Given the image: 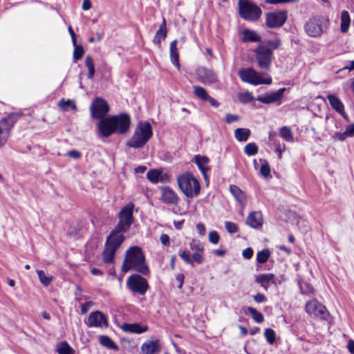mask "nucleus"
Returning a JSON list of instances; mask_svg holds the SVG:
<instances>
[{
	"label": "nucleus",
	"instance_id": "37998d69",
	"mask_svg": "<svg viewBox=\"0 0 354 354\" xmlns=\"http://www.w3.org/2000/svg\"><path fill=\"white\" fill-rule=\"evenodd\" d=\"M264 335L270 344H272L275 342L276 334L274 330L271 328H266L264 332Z\"/></svg>",
	"mask_w": 354,
	"mask_h": 354
},
{
	"label": "nucleus",
	"instance_id": "cd10ccee",
	"mask_svg": "<svg viewBox=\"0 0 354 354\" xmlns=\"http://www.w3.org/2000/svg\"><path fill=\"white\" fill-rule=\"evenodd\" d=\"M170 59L171 62L175 65L178 69L180 68L179 64V57L178 53L177 52V41L176 40L173 41L170 44Z\"/></svg>",
	"mask_w": 354,
	"mask_h": 354
},
{
	"label": "nucleus",
	"instance_id": "f03ea898",
	"mask_svg": "<svg viewBox=\"0 0 354 354\" xmlns=\"http://www.w3.org/2000/svg\"><path fill=\"white\" fill-rule=\"evenodd\" d=\"M132 269L144 275L149 273V268L145 262V255L140 248L138 246L131 247L125 254L121 270L127 272Z\"/></svg>",
	"mask_w": 354,
	"mask_h": 354
},
{
	"label": "nucleus",
	"instance_id": "a18cd8bd",
	"mask_svg": "<svg viewBox=\"0 0 354 354\" xmlns=\"http://www.w3.org/2000/svg\"><path fill=\"white\" fill-rule=\"evenodd\" d=\"M260 174L264 178H267L270 175V168L267 161L263 160L260 168Z\"/></svg>",
	"mask_w": 354,
	"mask_h": 354
},
{
	"label": "nucleus",
	"instance_id": "393cba45",
	"mask_svg": "<svg viewBox=\"0 0 354 354\" xmlns=\"http://www.w3.org/2000/svg\"><path fill=\"white\" fill-rule=\"evenodd\" d=\"M167 32L166 21L165 19H163L162 23L160 24L153 37V43L160 45L161 41L166 38Z\"/></svg>",
	"mask_w": 354,
	"mask_h": 354
},
{
	"label": "nucleus",
	"instance_id": "774afa93",
	"mask_svg": "<svg viewBox=\"0 0 354 354\" xmlns=\"http://www.w3.org/2000/svg\"><path fill=\"white\" fill-rule=\"evenodd\" d=\"M91 8V3L90 0H84L82 3V9L84 10H88Z\"/></svg>",
	"mask_w": 354,
	"mask_h": 354
},
{
	"label": "nucleus",
	"instance_id": "c9c22d12",
	"mask_svg": "<svg viewBox=\"0 0 354 354\" xmlns=\"http://www.w3.org/2000/svg\"><path fill=\"white\" fill-rule=\"evenodd\" d=\"M270 257V252L268 249H264L257 254V261L259 263H266Z\"/></svg>",
	"mask_w": 354,
	"mask_h": 354
},
{
	"label": "nucleus",
	"instance_id": "49530a36",
	"mask_svg": "<svg viewBox=\"0 0 354 354\" xmlns=\"http://www.w3.org/2000/svg\"><path fill=\"white\" fill-rule=\"evenodd\" d=\"M84 53V48L81 45H75L74 46L73 59L75 61L79 60L82 58Z\"/></svg>",
	"mask_w": 354,
	"mask_h": 354
},
{
	"label": "nucleus",
	"instance_id": "5701e85b",
	"mask_svg": "<svg viewBox=\"0 0 354 354\" xmlns=\"http://www.w3.org/2000/svg\"><path fill=\"white\" fill-rule=\"evenodd\" d=\"M273 274H261L255 276V282L258 283L266 290H268L270 283H274Z\"/></svg>",
	"mask_w": 354,
	"mask_h": 354
},
{
	"label": "nucleus",
	"instance_id": "4468645a",
	"mask_svg": "<svg viewBox=\"0 0 354 354\" xmlns=\"http://www.w3.org/2000/svg\"><path fill=\"white\" fill-rule=\"evenodd\" d=\"M197 80L203 84H214L218 80L216 75L212 70L203 66L198 67L196 71Z\"/></svg>",
	"mask_w": 354,
	"mask_h": 354
},
{
	"label": "nucleus",
	"instance_id": "052dcab7",
	"mask_svg": "<svg viewBox=\"0 0 354 354\" xmlns=\"http://www.w3.org/2000/svg\"><path fill=\"white\" fill-rule=\"evenodd\" d=\"M160 239L161 243H162V245H164L167 246V245H169V243H170V239H169V236L168 235H167V234H162V235L160 236Z\"/></svg>",
	"mask_w": 354,
	"mask_h": 354
},
{
	"label": "nucleus",
	"instance_id": "6e6552de",
	"mask_svg": "<svg viewBox=\"0 0 354 354\" xmlns=\"http://www.w3.org/2000/svg\"><path fill=\"white\" fill-rule=\"evenodd\" d=\"M306 313L312 317H316L321 320L328 321L330 315L326 306L317 299H311L305 305Z\"/></svg>",
	"mask_w": 354,
	"mask_h": 354
},
{
	"label": "nucleus",
	"instance_id": "473e14b6",
	"mask_svg": "<svg viewBox=\"0 0 354 354\" xmlns=\"http://www.w3.org/2000/svg\"><path fill=\"white\" fill-rule=\"evenodd\" d=\"M58 104L59 106L64 111H68L69 109L74 111L77 109L75 102L73 100H65L64 99H62L59 102Z\"/></svg>",
	"mask_w": 354,
	"mask_h": 354
},
{
	"label": "nucleus",
	"instance_id": "9d476101",
	"mask_svg": "<svg viewBox=\"0 0 354 354\" xmlns=\"http://www.w3.org/2000/svg\"><path fill=\"white\" fill-rule=\"evenodd\" d=\"M255 57L260 68L268 70L272 59V51L268 47L260 44L255 50Z\"/></svg>",
	"mask_w": 354,
	"mask_h": 354
},
{
	"label": "nucleus",
	"instance_id": "4c0bfd02",
	"mask_svg": "<svg viewBox=\"0 0 354 354\" xmlns=\"http://www.w3.org/2000/svg\"><path fill=\"white\" fill-rule=\"evenodd\" d=\"M248 311L251 315L252 319L257 323H261L264 320L263 315L261 313H259L253 307H248Z\"/></svg>",
	"mask_w": 354,
	"mask_h": 354
},
{
	"label": "nucleus",
	"instance_id": "de8ad7c7",
	"mask_svg": "<svg viewBox=\"0 0 354 354\" xmlns=\"http://www.w3.org/2000/svg\"><path fill=\"white\" fill-rule=\"evenodd\" d=\"M180 257L186 263L192 266H194V263L192 259L190 258V254L188 251L186 250H180L178 253Z\"/></svg>",
	"mask_w": 354,
	"mask_h": 354
},
{
	"label": "nucleus",
	"instance_id": "864d4df0",
	"mask_svg": "<svg viewBox=\"0 0 354 354\" xmlns=\"http://www.w3.org/2000/svg\"><path fill=\"white\" fill-rule=\"evenodd\" d=\"M94 305V302L89 301L81 305V312L82 314H86L90 308Z\"/></svg>",
	"mask_w": 354,
	"mask_h": 354
},
{
	"label": "nucleus",
	"instance_id": "6ab92c4d",
	"mask_svg": "<svg viewBox=\"0 0 354 354\" xmlns=\"http://www.w3.org/2000/svg\"><path fill=\"white\" fill-rule=\"evenodd\" d=\"M140 350L143 354H158L160 345L158 340H148L142 344Z\"/></svg>",
	"mask_w": 354,
	"mask_h": 354
},
{
	"label": "nucleus",
	"instance_id": "0eeeda50",
	"mask_svg": "<svg viewBox=\"0 0 354 354\" xmlns=\"http://www.w3.org/2000/svg\"><path fill=\"white\" fill-rule=\"evenodd\" d=\"M239 76L243 82L253 84H270L272 83V78L266 75V77L263 75L256 71L252 68H243L239 71Z\"/></svg>",
	"mask_w": 354,
	"mask_h": 354
},
{
	"label": "nucleus",
	"instance_id": "338daca9",
	"mask_svg": "<svg viewBox=\"0 0 354 354\" xmlns=\"http://www.w3.org/2000/svg\"><path fill=\"white\" fill-rule=\"evenodd\" d=\"M347 348L351 353L354 354V341L353 339L348 340Z\"/></svg>",
	"mask_w": 354,
	"mask_h": 354
},
{
	"label": "nucleus",
	"instance_id": "1a4fd4ad",
	"mask_svg": "<svg viewBox=\"0 0 354 354\" xmlns=\"http://www.w3.org/2000/svg\"><path fill=\"white\" fill-rule=\"evenodd\" d=\"M324 28H326V22L322 17L310 18L304 25L306 34L313 37L321 36Z\"/></svg>",
	"mask_w": 354,
	"mask_h": 354
},
{
	"label": "nucleus",
	"instance_id": "4be33fe9",
	"mask_svg": "<svg viewBox=\"0 0 354 354\" xmlns=\"http://www.w3.org/2000/svg\"><path fill=\"white\" fill-rule=\"evenodd\" d=\"M161 198L167 204H176L178 202V196L169 187H165L161 189Z\"/></svg>",
	"mask_w": 354,
	"mask_h": 354
},
{
	"label": "nucleus",
	"instance_id": "aec40b11",
	"mask_svg": "<svg viewBox=\"0 0 354 354\" xmlns=\"http://www.w3.org/2000/svg\"><path fill=\"white\" fill-rule=\"evenodd\" d=\"M193 161L197 165L198 169L202 172L205 180H207V171L209 170V168L206 165L209 161V158L205 156L196 155L194 157Z\"/></svg>",
	"mask_w": 354,
	"mask_h": 354
},
{
	"label": "nucleus",
	"instance_id": "5fc2aeb1",
	"mask_svg": "<svg viewBox=\"0 0 354 354\" xmlns=\"http://www.w3.org/2000/svg\"><path fill=\"white\" fill-rule=\"evenodd\" d=\"M201 252H194L192 254L193 262L195 261L198 264H201L203 261V257L200 253Z\"/></svg>",
	"mask_w": 354,
	"mask_h": 354
},
{
	"label": "nucleus",
	"instance_id": "3c124183",
	"mask_svg": "<svg viewBox=\"0 0 354 354\" xmlns=\"http://www.w3.org/2000/svg\"><path fill=\"white\" fill-rule=\"evenodd\" d=\"M225 229L226 230L229 232V233H235L236 232H238V227L237 225L232 223V222H230V221H226L225 223Z\"/></svg>",
	"mask_w": 354,
	"mask_h": 354
},
{
	"label": "nucleus",
	"instance_id": "f3484780",
	"mask_svg": "<svg viewBox=\"0 0 354 354\" xmlns=\"http://www.w3.org/2000/svg\"><path fill=\"white\" fill-rule=\"evenodd\" d=\"M286 90V88H279L275 92L271 93H267L265 95H259L257 98L259 102L263 104H271L281 100L283 96L284 92Z\"/></svg>",
	"mask_w": 354,
	"mask_h": 354
},
{
	"label": "nucleus",
	"instance_id": "a878e982",
	"mask_svg": "<svg viewBox=\"0 0 354 354\" xmlns=\"http://www.w3.org/2000/svg\"><path fill=\"white\" fill-rule=\"evenodd\" d=\"M354 136V124H351L348 125L346 127L345 131L343 133H335L333 138L334 140H338L340 141H344L347 138L353 137Z\"/></svg>",
	"mask_w": 354,
	"mask_h": 354
},
{
	"label": "nucleus",
	"instance_id": "69168bd1",
	"mask_svg": "<svg viewBox=\"0 0 354 354\" xmlns=\"http://www.w3.org/2000/svg\"><path fill=\"white\" fill-rule=\"evenodd\" d=\"M176 279L179 282L178 288H181L184 281V275L183 274H178L176 275Z\"/></svg>",
	"mask_w": 354,
	"mask_h": 354
},
{
	"label": "nucleus",
	"instance_id": "ddd939ff",
	"mask_svg": "<svg viewBox=\"0 0 354 354\" xmlns=\"http://www.w3.org/2000/svg\"><path fill=\"white\" fill-rule=\"evenodd\" d=\"M127 285L133 292L140 295H145L149 288L147 281L138 274L130 276Z\"/></svg>",
	"mask_w": 354,
	"mask_h": 354
},
{
	"label": "nucleus",
	"instance_id": "e433bc0d",
	"mask_svg": "<svg viewBox=\"0 0 354 354\" xmlns=\"http://www.w3.org/2000/svg\"><path fill=\"white\" fill-rule=\"evenodd\" d=\"M57 351L59 354H74V350L66 342H62L57 347Z\"/></svg>",
	"mask_w": 354,
	"mask_h": 354
},
{
	"label": "nucleus",
	"instance_id": "2f4dec72",
	"mask_svg": "<svg viewBox=\"0 0 354 354\" xmlns=\"http://www.w3.org/2000/svg\"><path fill=\"white\" fill-rule=\"evenodd\" d=\"M243 36V41H259L261 40V37L256 32L250 30H244Z\"/></svg>",
	"mask_w": 354,
	"mask_h": 354
},
{
	"label": "nucleus",
	"instance_id": "09e8293b",
	"mask_svg": "<svg viewBox=\"0 0 354 354\" xmlns=\"http://www.w3.org/2000/svg\"><path fill=\"white\" fill-rule=\"evenodd\" d=\"M239 100L242 103H248L254 100L253 96L250 93H243L239 94Z\"/></svg>",
	"mask_w": 354,
	"mask_h": 354
},
{
	"label": "nucleus",
	"instance_id": "a19ab883",
	"mask_svg": "<svg viewBox=\"0 0 354 354\" xmlns=\"http://www.w3.org/2000/svg\"><path fill=\"white\" fill-rule=\"evenodd\" d=\"M244 152L249 156H254L258 152V146L253 142L248 143L244 147Z\"/></svg>",
	"mask_w": 354,
	"mask_h": 354
},
{
	"label": "nucleus",
	"instance_id": "bb28decb",
	"mask_svg": "<svg viewBox=\"0 0 354 354\" xmlns=\"http://www.w3.org/2000/svg\"><path fill=\"white\" fill-rule=\"evenodd\" d=\"M327 99L331 107L337 113L342 112L344 106L339 98L335 95L330 94L327 95Z\"/></svg>",
	"mask_w": 354,
	"mask_h": 354
},
{
	"label": "nucleus",
	"instance_id": "bf43d9fd",
	"mask_svg": "<svg viewBox=\"0 0 354 354\" xmlns=\"http://www.w3.org/2000/svg\"><path fill=\"white\" fill-rule=\"evenodd\" d=\"M296 0H266V3L270 4L285 3L289 2H294Z\"/></svg>",
	"mask_w": 354,
	"mask_h": 354
},
{
	"label": "nucleus",
	"instance_id": "f257e3e1",
	"mask_svg": "<svg viewBox=\"0 0 354 354\" xmlns=\"http://www.w3.org/2000/svg\"><path fill=\"white\" fill-rule=\"evenodd\" d=\"M90 110L91 117L100 120L97 129L102 136L108 138L113 133L124 134L129 131L131 120L127 114L105 117L109 111V106L103 98H95Z\"/></svg>",
	"mask_w": 354,
	"mask_h": 354
},
{
	"label": "nucleus",
	"instance_id": "c756f323",
	"mask_svg": "<svg viewBox=\"0 0 354 354\" xmlns=\"http://www.w3.org/2000/svg\"><path fill=\"white\" fill-rule=\"evenodd\" d=\"M147 178L149 181L156 183L163 180V174L158 170L153 169L147 173Z\"/></svg>",
	"mask_w": 354,
	"mask_h": 354
},
{
	"label": "nucleus",
	"instance_id": "c85d7f7f",
	"mask_svg": "<svg viewBox=\"0 0 354 354\" xmlns=\"http://www.w3.org/2000/svg\"><path fill=\"white\" fill-rule=\"evenodd\" d=\"M351 23L349 13L346 10H343L341 14L340 29L342 32H346L348 30Z\"/></svg>",
	"mask_w": 354,
	"mask_h": 354
},
{
	"label": "nucleus",
	"instance_id": "c03bdc74",
	"mask_svg": "<svg viewBox=\"0 0 354 354\" xmlns=\"http://www.w3.org/2000/svg\"><path fill=\"white\" fill-rule=\"evenodd\" d=\"M280 136L286 141H291L292 140L291 131L287 127H283L281 129Z\"/></svg>",
	"mask_w": 354,
	"mask_h": 354
},
{
	"label": "nucleus",
	"instance_id": "ea45409f",
	"mask_svg": "<svg viewBox=\"0 0 354 354\" xmlns=\"http://www.w3.org/2000/svg\"><path fill=\"white\" fill-rule=\"evenodd\" d=\"M38 278L39 279V281L44 285V286H48L51 281H53V277L52 276H46L45 272L42 270H37V271Z\"/></svg>",
	"mask_w": 354,
	"mask_h": 354
},
{
	"label": "nucleus",
	"instance_id": "13d9d810",
	"mask_svg": "<svg viewBox=\"0 0 354 354\" xmlns=\"http://www.w3.org/2000/svg\"><path fill=\"white\" fill-rule=\"evenodd\" d=\"M253 254V250L250 248H248L243 251V257L246 259H250Z\"/></svg>",
	"mask_w": 354,
	"mask_h": 354
},
{
	"label": "nucleus",
	"instance_id": "6e6d98bb",
	"mask_svg": "<svg viewBox=\"0 0 354 354\" xmlns=\"http://www.w3.org/2000/svg\"><path fill=\"white\" fill-rule=\"evenodd\" d=\"M239 118L237 115L228 113L225 115V122L227 124H230L234 122H236L239 120Z\"/></svg>",
	"mask_w": 354,
	"mask_h": 354
},
{
	"label": "nucleus",
	"instance_id": "58836bf2",
	"mask_svg": "<svg viewBox=\"0 0 354 354\" xmlns=\"http://www.w3.org/2000/svg\"><path fill=\"white\" fill-rule=\"evenodd\" d=\"M193 88L194 93L198 98L205 100L209 96L204 88L199 86H194Z\"/></svg>",
	"mask_w": 354,
	"mask_h": 354
},
{
	"label": "nucleus",
	"instance_id": "f8f14e48",
	"mask_svg": "<svg viewBox=\"0 0 354 354\" xmlns=\"http://www.w3.org/2000/svg\"><path fill=\"white\" fill-rule=\"evenodd\" d=\"M288 19L286 10H275L266 15V25L270 28L281 27Z\"/></svg>",
	"mask_w": 354,
	"mask_h": 354
},
{
	"label": "nucleus",
	"instance_id": "412c9836",
	"mask_svg": "<svg viewBox=\"0 0 354 354\" xmlns=\"http://www.w3.org/2000/svg\"><path fill=\"white\" fill-rule=\"evenodd\" d=\"M120 328L125 333L140 334L148 330L147 326H142L140 324H123Z\"/></svg>",
	"mask_w": 354,
	"mask_h": 354
},
{
	"label": "nucleus",
	"instance_id": "4d7b16f0",
	"mask_svg": "<svg viewBox=\"0 0 354 354\" xmlns=\"http://www.w3.org/2000/svg\"><path fill=\"white\" fill-rule=\"evenodd\" d=\"M254 300L257 303H263L266 301V298L263 294L258 293L253 296Z\"/></svg>",
	"mask_w": 354,
	"mask_h": 354
},
{
	"label": "nucleus",
	"instance_id": "0e129e2a",
	"mask_svg": "<svg viewBox=\"0 0 354 354\" xmlns=\"http://www.w3.org/2000/svg\"><path fill=\"white\" fill-rule=\"evenodd\" d=\"M196 229L199 233L200 235L203 236L205 234V227L203 223H198L196 225Z\"/></svg>",
	"mask_w": 354,
	"mask_h": 354
},
{
	"label": "nucleus",
	"instance_id": "f704fd0d",
	"mask_svg": "<svg viewBox=\"0 0 354 354\" xmlns=\"http://www.w3.org/2000/svg\"><path fill=\"white\" fill-rule=\"evenodd\" d=\"M100 343L108 348H113L115 350L118 349V346L114 343V342L108 336L102 335L100 337Z\"/></svg>",
	"mask_w": 354,
	"mask_h": 354
},
{
	"label": "nucleus",
	"instance_id": "603ef678",
	"mask_svg": "<svg viewBox=\"0 0 354 354\" xmlns=\"http://www.w3.org/2000/svg\"><path fill=\"white\" fill-rule=\"evenodd\" d=\"M267 44L272 47L273 49H278L281 46V41L279 39H270L267 41Z\"/></svg>",
	"mask_w": 354,
	"mask_h": 354
},
{
	"label": "nucleus",
	"instance_id": "9b49d317",
	"mask_svg": "<svg viewBox=\"0 0 354 354\" xmlns=\"http://www.w3.org/2000/svg\"><path fill=\"white\" fill-rule=\"evenodd\" d=\"M239 13L242 18L248 20H257L260 17L261 9L247 0H239Z\"/></svg>",
	"mask_w": 354,
	"mask_h": 354
},
{
	"label": "nucleus",
	"instance_id": "79ce46f5",
	"mask_svg": "<svg viewBox=\"0 0 354 354\" xmlns=\"http://www.w3.org/2000/svg\"><path fill=\"white\" fill-rule=\"evenodd\" d=\"M191 250L194 252H203L204 248L203 243L197 239H192L189 244Z\"/></svg>",
	"mask_w": 354,
	"mask_h": 354
},
{
	"label": "nucleus",
	"instance_id": "7c9ffc66",
	"mask_svg": "<svg viewBox=\"0 0 354 354\" xmlns=\"http://www.w3.org/2000/svg\"><path fill=\"white\" fill-rule=\"evenodd\" d=\"M250 134V131L248 129L238 128L234 131V136L240 142L246 141Z\"/></svg>",
	"mask_w": 354,
	"mask_h": 354
},
{
	"label": "nucleus",
	"instance_id": "dca6fc26",
	"mask_svg": "<svg viewBox=\"0 0 354 354\" xmlns=\"http://www.w3.org/2000/svg\"><path fill=\"white\" fill-rule=\"evenodd\" d=\"M12 126L13 122L9 118H4L0 120V148L6 145Z\"/></svg>",
	"mask_w": 354,
	"mask_h": 354
},
{
	"label": "nucleus",
	"instance_id": "e2e57ef3",
	"mask_svg": "<svg viewBox=\"0 0 354 354\" xmlns=\"http://www.w3.org/2000/svg\"><path fill=\"white\" fill-rule=\"evenodd\" d=\"M68 156L70 157V158H75V159H77V158H80V156H81V154L79 151H77V150H71L68 151Z\"/></svg>",
	"mask_w": 354,
	"mask_h": 354
},
{
	"label": "nucleus",
	"instance_id": "680f3d73",
	"mask_svg": "<svg viewBox=\"0 0 354 354\" xmlns=\"http://www.w3.org/2000/svg\"><path fill=\"white\" fill-rule=\"evenodd\" d=\"M206 101H208L209 103L214 107H218L220 105V103L214 98H213L211 96H208L207 98L205 100Z\"/></svg>",
	"mask_w": 354,
	"mask_h": 354
},
{
	"label": "nucleus",
	"instance_id": "b1692460",
	"mask_svg": "<svg viewBox=\"0 0 354 354\" xmlns=\"http://www.w3.org/2000/svg\"><path fill=\"white\" fill-rule=\"evenodd\" d=\"M230 192L241 205H245L246 203V197L244 192L236 185H232L230 186Z\"/></svg>",
	"mask_w": 354,
	"mask_h": 354
},
{
	"label": "nucleus",
	"instance_id": "39448f33",
	"mask_svg": "<svg viewBox=\"0 0 354 354\" xmlns=\"http://www.w3.org/2000/svg\"><path fill=\"white\" fill-rule=\"evenodd\" d=\"M134 205L132 203L124 206L118 214L119 222L111 232L116 235H124L133 224L134 219L133 216Z\"/></svg>",
	"mask_w": 354,
	"mask_h": 354
},
{
	"label": "nucleus",
	"instance_id": "7ed1b4c3",
	"mask_svg": "<svg viewBox=\"0 0 354 354\" xmlns=\"http://www.w3.org/2000/svg\"><path fill=\"white\" fill-rule=\"evenodd\" d=\"M152 127L149 122H139L127 145L136 149L142 147L152 137Z\"/></svg>",
	"mask_w": 354,
	"mask_h": 354
},
{
	"label": "nucleus",
	"instance_id": "2eb2a0df",
	"mask_svg": "<svg viewBox=\"0 0 354 354\" xmlns=\"http://www.w3.org/2000/svg\"><path fill=\"white\" fill-rule=\"evenodd\" d=\"M86 325L88 327H107L108 321L105 315L100 311L92 312L88 317Z\"/></svg>",
	"mask_w": 354,
	"mask_h": 354
},
{
	"label": "nucleus",
	"instance_id": "72a5a7b5",
	"mask_svg": "<svg viewBox=\"0 0 354 354\" xmlns=\"http://www.w3.org/2000/svg\"><path fill=\"white\" fill-rule=\"evenodd\" d=\"M85 64L88 68V73L87 75L88 79H92L95 75V66L92 57L87 55L85 58Z\"/></svg>",
	"mask_w": 354,
	"mask_h": 354
},
{
	"label": "nucleus",
	"instance_id": "423d86ee",
	"mask_svg": "<svg viewBox=\"0 0 354 354\" xmlns=\"http://www.w3.org/2000/svg\"><path fill=\"white\" fill-rule=\"evenodd\" d=\"M180 190L187 198L196 196L201 190L199 182L190 174L186 173L180 176L177 179Z\"/></svg>",
	"mask_w": 354,
	"mask_h": 354
},
{
	"label": "nucleus",
	"instance_id": "a211bd4d",
	"mask_svg": "<svg viewBox=\"0 0 354 354\" xmlns=\"http://www.w3.org/2000/svg\"><path fill=\"white\" fill-rule=\"evenodd\" d=\"M245 223L254 229H258L263 225V218L261 212L254 211L250 212L245 220Z\"/></svg>",
	"mask_w": 354,
	"mask_h": 354
},
{
	"label": "nucleus",
	"instance_id": "20e7f679",
	"mask_svg": "<svg viewBox=\"0 0 354 354\" xmlns=\"http://www.w3.org/2000/svg\"><path fill=\"white\" fill-rule=\"evenodd\" d=\"M124 240V235H116L111 232L109 234L106 238L102 252L104 263L112 264L115 262V255Z\"/></svg>",
	"mask_w": 354,
	"mask_h": 354
},
{
	"label": "nucleus",
	"instance_id": "8fccbe9b",
	"mask_svg": "<svg viewBox=\"0 0 354 354\" xmlns=\"http://www.w3.org/2000/svg\"><path fill=\"white\" fill-rule=\"evenodd\" d=\"M208 239L209 242L213 244H217L220 239V236L216 231H211L208 234Z\"/></svg>",
	"mask_w": 354,
	"mask_h": 354
}]
</instances>
